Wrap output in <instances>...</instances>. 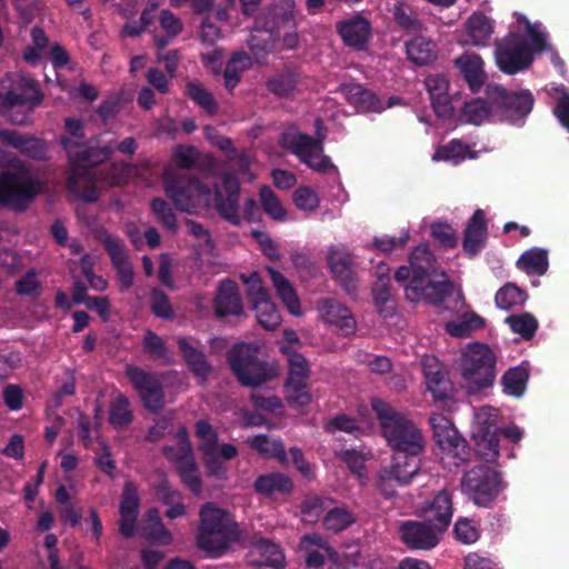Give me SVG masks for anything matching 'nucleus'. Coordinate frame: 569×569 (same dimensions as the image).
Returning a JSON list of instances; mask_svg holds the SVG:
<instances>
[{
	"instance_id": "c9c22d12",
	"label": "nucleus",
	"mask_w": 569,
	"mask_h": 569,
	"mask_svg": "<svg viewBox=\"0 0 569 569\" xmlns=\"http://www.w3.org/2000/svg\"><path fill=\"white\" fill-rule=\"evenodd\" d=\"M517 267L527 274L543 276L549 268L548 251L533 247L521 253Z\"/></svg>"
},
{
	"instance_id": "20e7f679",
	"label": "nucleus",
	"mask_w": 569,
	"mask_h": 569,
	"mask_svg": "<svg viewBox=\"0 0 569 569\" xmlns=\"http://www.w3.org/2000/svg\"><path fill=\"white\" fill-rule=\"evenodd\" d=\"M371 408L379 421L382 436L395 453L420 455L423 451L425 437L406 413L379 398L371 400Z\"/></svg>"
},
{
	"instance_id": "c85d7f7f",
	"label": "nucleus",
	"mask_w": 569,
	"mask_h": 569,
	"mask_svg": "<svg viewBox=\"0 0 569 569\" xmlns=\"http://www.w3.org/2000/svg\"><path fill=\"white\" fill-rule=\"evenodd\" d=\"M340 92L359 112H380L382 110L377 94L359 83L342 84Z\"/></svg>"
},
{
	"instance_id": "774afa93",
	"label": "nucleus",
	"mask_w": 569,
	"mask_h": 569,
	"mask_svg": "<svg viewBox=\"0 0 569 569\" xmlns=\"http://www.w3.org/2000/svg\"><path fill=\"white\" fill-rule=\"evenodd\" d=\"M432 238L447 249H453L458 244L456 230L447 222L435 221L430 227Z\"/></svg>"
},
{
	"instance_id": "4d7b16f0",
	"label": "nucleus",
	"mask_w": 569,
	"mask_h": 569,
	"mask_svg": "<svg viewBox=\"0 0 569 569\" xmlns=\"http://www.w3.org/2000/svg\"><path fill=\"white\" fill-rule=\"evenodd\" d=\"M492 111L491 102L481 98L465 102L462 108L466 121L472 124H481Z\"/></svg>"
},
{
	"instance_id": "2eb2a0df",
	"label": "nucleus",
	"mask_w": 569,
	"mask_h": 569,
	"mask_svg": "<svg viewBox=\"0 0 569 569\" xmlns=\"http://www.w3.org/2000/svg\"><path fill=\"white\" fill-rule=\"evenodd\" d=\"M99 239L116 271L119 290L121 292L128 291L133 286L134 271L124 244L117 236L107 231L102 232Z\"/></svg>"
},
{
	"instance_id": "13d9d810",
	"label": "nucleus",
	"mask_w": 569,
	"mask_h": 569,
	"mask_svg": "<svg viewBox=\"0 0 569 569\" xmlns=\"http://www.w3.org/2000/svg\"><path fill=\"white\" fill-rule=\"evenodd\" d=\"M143 350L154 360H161L166 365L171 362V353L164 340L151 330L144 333Z\"/></svg>"
},
{
	"instance_id": "2f4dec72",
	"label": "nucleus",
	"mask_w": 569,
	"mask_h": 569,
	"mask_svg": "<svg viewBox=\"0 0 569 569\" xmlns=\"http://www.w3.org/2000/svg\"><path fill=\"white\" fill-rule=\"evenodd\" d=\"M456 63L459 66L471 91L478 92L486 81L481 57L475 53L463 54L457 59Z\"/></svg>"
},
{
	"instance_id": "4be33fe9",
	"label": "nucleus",
	"mask_w": 569,
	"mask_h": 569,
	"mask_svg": "<svg viewBox=\"0 0 569 569\" xmlns=\"http://www.w3.org/2000/svg\"><path fill=\"white\" fill-rule=\"evenodd\" d=\"M487 240L488 226L485 212L481 209H477L468 220L467 227L463 231V252L469 258L476 257L486 247Z\"/></svg>"
},
{
	"instance_id": "3c124183",
	"label": "nucleus",
	"mask_w": 569,
	"mask_h": 569,
	"mask_svg": "<svg viewBox=\"0 0 569 569\" xmlns=\"http://www.w3.org/2000/svg\"><path fill=\"white\" fill-rule=\"evenodd\" d=\"M258 323L267 330H274L281 323V316L270 298L252 305Z\"/></svg>"
},
{
	"instance_id": "de8ad7c7",
	"label": "nucleus",
	"mask_w": 569,
	"mask_h": 569,
	"mask_svg": "<svg viewBox=\"0 0 569 569\" xmlns=\"http://www.w3.org/2000/svg\"><path fill=\"white\" fill-rule=\"evenodd\" d=\"M467 28L473 46H485L493 31L490 20L483 13H473L467 21Z\"/></svg>"
},
{
	"instance_id": "79ce46f5",
	"label": "nucleus",
	"mask_w": 569,
	"mask_h": 569,
	"mask_svg": "<svg viewBox=\"0 0 569 569\" xmlns=\"http://www.w3.org/2000/svg\"><path fill=\"white\" fill-rule=\"evenodd\" d=\"M497 410L490 407L481 408L475 416L472 425L473 439H483L486 437L498 435Z\"/></svg>"
},
{
	"instance_id": "cd10ccee",
	"label": "nucleus",
	"mask_w": 569,
	"mask_h": 569,
	"mask_svg": "<svg viewBox=\"0 0 569 569\" xmlns=\"http://www.w3.org/2000/svg\"><path fill=\"white\" fill-rule=\"evenodd\" d=\"M178 348L189 371L199 380L200 385L206 383L212 372V366L206 355L191 346L186 338L178 339Z\"/></svg>"
},
{
	"instance_id": "e433bc0d",
	"label": "nucleus",
	"mask_w": 569,
	"mask_h": 569,
	"mask_svg": "<svg viewBox=\"0 0 569 569\" xmlns=\"http://www.w3.org/2000/svg\"><path fill=\"white\" fill-rule=\"evenodd\" d=\"M109 423L117 430L128 428L133 421L131 403L127 396L118 393L110 402Z\"/></svg>"
},
{
	"instance_id": "49530a36",
	"label": "nucleus",
	"mask_w": 569,
	"mask_h": 569,
	"mask_svg": "<svg viewBox=\"0 0 569 569\" xmlns=\"http://www.w3.org/2000/svg\"><path fill=\"white\" fill-rule=\"evenodd\" d=\"M214 208L219 216L232 226H240L239 199L224 197L218 187L213 192Z\"/></svg>"
},
{
	"instance_id": "603ef678",
	"label": "nucleus",
	"mask_w": 569,
	"mask_h": 569,
	"mask_svg": "<svg viewBox=\"0 0 569 569\" xmlns=\"http://www.w3.org/2000/svg\"><path fill=\"white\" fill-rule=\"evenodd\" d=\"M375 306L380 315L383 317L392 316L395 307L389 305L391 302V286L390 279L380 277L378 282L372 288Z\"/></svg>"
},
{
	"instance_id": "72a5a7b5",
	"label": "nucleus",
	"mask_w": 569,
	"mask_h": 569,
	"mask_svg": "<svg viewBox=\"0 0 569 569\" xmlns=\"http://www.w3.org/2000/svg\"><path fill=\"white\" fill-rule=\"evenodd\" d=\"M408 59L417 66H427L437 59L436 43L418 36L406 42Z\"/></svg>"
},
{
	"instance_id": "6ab92c4d",
	"label": "nucleus",
	"mask_w": 569,
	"mask_h": 569,
	"mask_svg": "<svg viewBox=\"0 0 569 569\" xmlns=\"http://www.w3.org/2000/svg\"><path fill=\"white\" fill-rule=\"evenodd\" d=\"M261 29L267 32H278L281 28L296 29L295 0H272L263 17L258 19Z\"/></svg>"
},
{
	"instance_id": "c756f323",
	"label": "nucleus",
	"mask_w": 569,
	"mask_h": 569,
	"mask_svg": "<svg viewBox=\"0 0 569 569\" xmlns=\"http://www.w3.org/2000/svg\"><path fill=\"white\" fill-rule=\"evenodd\" d=\"M238 453L237 447L232 443H222L219 450L204 452L202 460L208 476L219 480H226L228 470L223 462L234 459Z\"/></svg>"
},
{
	"instance_id": "4c0bfd02",
	"label": "nucleus",
	"mask_w": 569,
	"mask_h": 569,
	"mask_svg": "<svg viewBox=\"0 0 569 569\" xmlns=\"http://www.w3.org/2000/svg\"><path fill=\"white\" fill-rule=\"evenodd\" d=\"M246 443L266 458H276L280 462L287 460V452L280 439L271 440L267 435H256L246 440Z\"/></svg>"
},
{
	"instance_id": "864d4df0",
	"label": "nucleus",
	"mask_w": 569,
	"mask_h": 569,
	"mask_svg": "<svg viewBox=\"0 0 569 569\" xmlns=\"http://www.w3.org/2000/svg\"><path fill=\"white\" fill-rule=\"evenodd\" d=\"M308 380H286V399L291 407L303 408L311 402Z\"/></svg>"
},
{
	"instance_id": "f704fd0d",
	"label": "nucleus",
	"mask_w": 569,
	"mask_h": 569,
	"mask_svg": "<svg viewBox=\"0 0 569 569\" xmlns=\"http://www.w3.org/2000/svg\"><path fill=\"white\" fill-rule=\"evenodd\" d=\"M477 152L470 150L469 146L465 144L459 139H452L446 144L439 146L433 156L435 161H446L455 166L461 163L466 159H476Z\"/></svg>"
},
{
	"instance_id": "052dcab7",
	"label": "nucleus",
	"mask_w": 569,
	"mask_h": 569,
	"mask_svg": "<svg viewBox=\"0 0 569 569\" xmlns=\"http://www.w3.org/2000/svg\"><path fill=\"white\" fill-rule=\"evenodd\" d=\"M194 433L200 440L198 450L201 452V455L204 452L219 450V435L207 420L201 419L196 421Z\"/></svg>"
},
{
	"instance_id": "473e14b6",
	"label": "nucleus",
	"mask_w": 569,
	"mask_h": 569,
	"mask_svg": "<svg viewBox=\"0 0 569 569\" xmlns=\"http://www.w3.org/2000/svg\"><path fill=\"white\" fill-rule=\"evenodd\" d=\"M419 455L395 453L392 463L388 467L396 477V482L400 487L408 486L419 473Z\"/></svg>"
},
{
	"instance_id": "e2e57ef3",
	"label": "nucleus",
	"mask_w": 569,
	"mask_h": 569,
	"mask_svg": "<svg viewBox=\"0 0 569 569\" xmlns=\"http://www.w3.org/2000/svg\"><path fill=\"white\" fill-rule=\"evenodd\" d=\"M328 500L318 495H307L300 506V512L307 522H317L326 510Z\"/></svg>"
},
{
	"instance_id": "aec40b11",
	"label": "nucleus",
	"mask_w": 569,
	"mask_h": 569,
	"mask_svg": "<svg viewBox=\"0 0 569 569\" xmlns=\"http://www.w3.org/2000/svg\"><path fill=\"white\" fill-rule=\"evenodd\" d=\"M452 516V495L446 489L438 491L422 508L423 520L431 523L441 533L449 528Z\"/></svg>"
},
{
	"instance_id": "f8f14e48",
	"label": "nucleus",
	"mask_w": 569,
	"mask_h": 569,
	"mask_svg": "<svg viewBox=\"0 0 569 569\" xmlns=\"http://www.w3.org/2000/svg\"><path fill=\"white\" fill-rule=\"evenodd\" d=\"M495 59L498 68L506 74H516L533 62L529 42L520 33H510L501 39L496 46Z\"/></svg>"
},
{
	"instance_id": "f3484780",
	"label": "nucleus",
	"mask_w": 569,
	"mask_h": 569,
	"mask_svg": "<svg viewBox=\"0 0 569 569\" xmlns=\"http://www.w3.org/2000/svg\"><path fill=\"white\" fill-rule=\"evenodd\" d=\"M317 309L322 319L338 329L345 337L353 336L357 330V321L351 310L332 298H323L317 302Z\"/></svg>"
},
{
	"instance_id": "a18cd8bd",
	"label": "nucleus",
	"mask_w": 569,
	"mask_h": 569,
	"mask_svg": "<svg viewBox=\"0 0 569 569\" xmlns=\"http://www.w3.org/2000/svg\"><path fill=\"white\" fill-rule=\"evenodd\" d=\"M392 17L397 26L407 33H419L422 30V23L418 19L417 12L401 1L395 3Z\"/></svg>"
},
{
	"instance_id": "5701e85b",
	"label": "nucleus",
	"mask_w": 569,
	"mask_h": 569,
	"mask_svg": "<svg viewBox=\"0 0 569 569\" xmlns=\"http://www.w3.org/2000/svg\"><path fill=\"white\" fill-rule=\"evenodd\" d=\"M213 310L218 318L239 317L243 313L239 288L233 280L224 279L220 282L213 299Z\"/></svg>"
},
{
	"instance_id": "c03bdc74",
	"label": "nucleus",
	"mask_w": 569,
	"mask_h": 569,
	"mask_svg": "<svg viewBox=\"0 0 569 569\" xmlns=\"http://www.w3.org/2000/svg\"><path fill=\"white\" fill-rule=\"evenodd\" d=\"M529 379V370L525 366L510 368L502 376V386L507 395L512 397H521L526 390Z\"/></svg>"
},
{
	"instance_id": "f03ea898",
	"label": "nucleus",
	"mask_w": 569,
	"mask_h": 569,
	"mask_svg": "<svg viewBox=\"0 0 569 569\" xmlns=\"http://www.w3.org/2000/svg\"><path fill=\"white\" fill-rule=\"evenodd\" d=\"M409 266H400L396 273L395 280L405 284L406 298L410 301L418 302L421 300L430 305L439 307L445 299L452 292V282L442 271L441 280H436L437 259L427 244L417 246L410 257Z\"/></svg>"
},
{
	"instance_id": "7c9ffc66",
	"label": "nucleus",
	"mask_w": 569,
	"mask_h": 569,
	"mask_svg": "<svg viewBox=\"0 0 569 569\" xmlns=\"http://www.w3.org/2000/svg\"><path fill=\"white\" fill-rule=\"evenodd\" d=\"M267 271L278 297L281 299L288 311L295 316L301 315L300 301L290 281L280 271L272 267H267Z\"/></svg>"
},
{
	"instance_id": "ea45409f",
	"label": "nucleus",
	"mask_w": 569,
	"mask_h": 569,
	"mask_svg": "<svg viewBox=\"0 0 569 569\" xmlns=\"http://www.w3.org/2000/svg\"><path fill=\"white\" fill-rule=\"evenodd\" d=\"M184 94L209 116L218 113L219 108L213 94L201 82L188 81Z\"/></svg>"
},
{
	"instance_id": "6e6d98bb",
	"label": "nucleus",
	"mask_w": 569,
	"mask_h": 569,
	"mask_svg": "<svg viewBox=\"0 0 569 569\" xmlns=\"http://www.w3.org/2000/svg\"><path fill=\"white\" fill-rule=\"evenodd\" d=\"M506 321L510 326V329L520 335L525 340L533 338L539 327L538 320L529 312L511 315L507 317Z\"/></svg>"
},
{
	"instance_id": "69168bd1",
	"label": "nucleus",
	"mask_w": 569,
	"mask_h": 569,
	"mask_svg": "<svg viewBox=\"0 0 569 569\" xmlns=\"http://www.w3.org/2000/svg\"><path fill=\"white\" fill-rule=\"evenodd\" d=\"M163 457L174 466L176 470L180 466L194 460V452L192 446H169L166 445L161 449Z\"/></svg>"
},
{
	"instance_id": "39448f33",
	"label": "nucleus",
	"mask_w": 569,
	"mask_h": 569,
	"mask_svg": "<svg viewBox=\"0 0 569 569\" xmlns=\"http://www.w3.org/2000/svg\"><path fill=\"white\" fill-rule=\"evenodd\" d=\"M42 100L43 93L31 78L7 76L0 80V116L13 124H27Z\"/></svg>"
},
{
	"instance_id": "7ed1b4c3",
	"label": "nucleus",
	"mask_w": 569,
	"mask_h": 569,
	"mask_svg": "<svg viewBox=\"0 0 569 569\" xmlns=\"http://www.w3.org/2000/svg\"><path fill=\"white\" fill-rule=\"evenodd\" d=\"M241 538V530L232 513L212 502L201 506L196 545L211 558H220Z\"/></svg>"
},
{
	"instance_id": "a19ab883",
	"label": "nucleus",
	"mask_w": 569,
	"mask_h": 569,
	"mask_svg": "<svg viewBox=\"0 0 569 569\" xmlns=\"http://www.w3.org/2000/svg\"><path fill=\"white\" fill-rule=\"evenodd\" d=\"M256 551L261 557V565L274 569H283L286 566V558L281 548L267 538H258L253 542Z\"/></svg>"
},
{
	"instance_id": "ddd939ff",
	"label": "nucleus",
	"mask_w": 569,
	"mask_h": 569,
	"mask_svg": "<svg viewBox=\"0 0 569 569\" xmlns=\"http://www.w3.org/2000/svg\"><path fill=\"white\" fill-rule=\"evenodd\" d=\"M429 423L433 431V438L437 445L443 450L451 453L461 462L470 459L471 450L451 421L441 413H432L429 417Z\"/></svg>"
},
{
	"instance_id": "423d86ee",
	"label": "nucleus",
	"mask_w": 569,
	"mask_h": 569,
	"mask_svg": "<svg viewBox=\"0 0 569 569\" xmlns=\"http://www.w3.org/2000/svg\"><path fill=\"white\" fill-rule=\"evenodd\" d=\"M260 353V347L252 342H237L227 351L226 361L241 386L254 389L278 377V367Z\"/></svg>"
},
{
	"instance_id": "0e129e2a",
	"label": "nucleus",
	"mask_w": 569,
	"mask_h": 569,
	"mask_svg": "<svg viewBox=\"0 0 569 569\" xmlns=\"http://www.w3.org/2000/svg\"><path fill=\"white\" fill-rule=\"evenodd\" d=\"M177 472L180 477L181 482L196 496L202 492L203 483L202 479L199 475V467L196 462L190 461L184 466H180L177 469Z\"/></svg>"
},
{
	"instance_id": "9b49d317",
	"label": "nucleus",
	"mask_w": 569,
	"mask_h": 569,
	"mask_svg": "<svg viewBox=\"0 0 569 569\" xmlns=\"http://www.w3.org/2000/svg\"><path fill=\"white\" fill-rule=\"evenodd\" d=\"M43 183L28 178L21 181L17 172L2 171L0 173V206L16 211H24L33 198L42 191Z\"/></svg>"
},
{
	"instance_id": "4468645a",
	"label": "nucleus",
	"mask_w": 569,
	"mask_h": 569,
	"mask_svg": "<svg viewBox=\"0 0 569 569\" xmlns=\"http://www.w3.org/2000/svg\"><path fill=\"white\" fill-rule=\"evenodd\" d=\"M126 373L139 393L144 408L153 413L161 411L164 405L161 382L139 367L128 366Z\"/></svg>"
},
{
	"instance_id": "338daca9",
	"label": "nucleus",
	"mask_w": 569,
	"mask_h": 569,
	"mask_svg": "<svg viewBox=\"0 0 569 569\" xmlns=\"http://www.w3.org/2000/svg\"><path fill=\"white\" fill-rule=\"evenodd\" d=\"M326 430L331 433H335L337 431L347 432L356 438L360 437L363 433V430L359 426L358 420L343 413L337 415L332 419H330L326 426Z\"/></svg>"
},
{
	"instance_id": "412c9836",
	"label": "nucleus",
	"mask_w": 569,
	"mask_h": 569,
	"mask_svg": "<svg viewBox=\"0 0 569 569\" xmlns=\"http://www.w3.org/2000/svg\"><path fill=\"white\" fill-rule=\"evenodd\" d=\"M315 127L316 138H312L306 133H297L293 136L283 137L287 148L290 149V151L297 156L301 162H305L317 151L323 152L326 134L322 132L325 127L321 118L316 119Z\"/></svg>"
},
{
	"instance_id": "8fccbe9b",
	"label": "nucleus",
	"mask_w": 569,
	"mask_h": 569,
	"mask_svg": "<svg viewBox=\"0 0 569 569\" xmlns=\"http://www.w3.org/2000/svg\"><path fill=\"white\" fill-rule=\"evenodd\" d=\"M356 522L355 515L345 507H335L327 511L322 518L326 530L333 533L341 532Z\"/></svg>"
},
{
	"instance_id": "bb28decb",
	"label": "nucleus",
	"mask_w": 569,
	"mask_h": 569,
	"mask_svg": "<svg viewBox=\"0 0 569 569\" xmlns=\"http://www.w3.org/2000/svg\"><path fill=\"white\" fill-rule=\"evenodd\" d=\"M337 30L347 46L362 49L369 40L371 26L366 18L356 14L349 20L338 23Z\"/></svg>"
},
{
	"instance_id": "6e6552de",
	"label": "nucleus",
	"mask_w": 569,
	"mask_h": 569,
	"mask_svg": "<svg viewBox=\"0 0 569 569\" xmlns=\"http://www.w3.org/2000/svg\"><path fill=\"white\" fill-rule=\"evenodd\" d=\"M460 373L465 386L472 391L490 387L496 378V357L489 346L469 343L461 355Z\"/></svg>"
},
{
	"instance_id": "0eeeda50",
	"label": "nucleus",
	"mask_w": 569,
	"mask_h": 569,
	"mask_svg": "<svg viewBox=\"0 0 569 569\" xmlns=\"http://www.w3.org/2000/svg\"><path fill=\"white\" fill-rule=\"evenodd\" d=\"M461 492L476 506L489 508L506 489L502 473L488 465H477L467 470L460 480Z\"/></svg>"
},
{
	"instance_id": "9d476101",
	"label": "nucleus",
	"mask_w": 569,
	"mask_h": 569,
	"mask_svg": "<svg viewBox=\"0 0 569 569\" xmlns=\"http://www.w3.org/2000/svg\"><path fill=\"white\" fill-rule=\"evenodd\" d=\"M163 188L174 207L182 212H191L196 204H208L211 200V189L193 177L166 174Z\"/></svg>"
},
{
	"instance_id": "37998d69",
	"label": "nucleus",
	"mask_w": 569,
	"mask_h": 569,
	"mask_svg": "<svg viewBox=\"0 0 569 569\" xmlns=\"http://www.w3.org/2000/svg\"><path fill=\"white\" fill-rule=\"evenodd\" d=\"M280 351L287 357L289 371L286 380H308L310 366L306 357L293 346H281Z\"/></svg>"
},
{
	"instance_id": "1a4fd4ad",
	"label": "nucleus",
	"mask_w": 569,
	"mask_h": 569,
	"mask_svg": "<svg viewBox=\"0 0 569 569\" xmlns=\"http://www.w3.org/2000/svg\"><path fill=\"white\" fill-rule=\"evenodd\" d=\"M486 96L491 102L493 112L502 121L516 124L522 122L532 111L535 98L530 90L508 91L500 84L489 83Z\"/></svg>"
},
{
	"instance_id": "b1692460",
	"label": "nucleus",
	"mask_w": 569,
	"mask_h": 569,
	"mask_svg": "<svg viewBox=\"0 0 569 569\" xmlns=\"http://www.w3.org/2000/svg\"><path fill=\"white\" fill-rule=\"evenodd\" d=\"M352 263V257L347 250L340 248L330 249L328 264L336 280L348 293L356 292L358 288Z\"/></svg>"
},
{
	"instance_id": "bf43d9fd",
	"label": "nucleus",
	"mask_w": 569,
	"mask_h": 569,
	"mask_svg": "<svg viewBox=\"0 0 569 569\" xmlns=\"http://www.w3.org/2000/svg\"><path fill=\"white\" fill-rule=\"evenodd\" d=\"M259 198L263 211L269 217L277 221L284 220L287 212L270 186L263 184L260 187Z\"/></svg>"
},
{
	"instance_id": "393cba45",
	"label": "nucleus",
	"mask_w": 569,
	"mask_h": 569,
	"mask_svg": "<svg viewBox=\"0 0 569 569\" xmlns=\"http://www.w3.org/2000/svg\"><path fill=\"white\" fill-rule=\"evenodd\" d=\"M293 487L292 479L280 471L259 475L252 485L254 492L270 499L290 496Z\"/></svg>"
},
{
	"instance_id": "58836bf2",
	"label": "nucleus",
	"mask_w": 569,
	"mask_h": 569,
	"mask_svg": "<svg viewBox=\"0 0 569 569\" xmlns=\"http://www.w3.org/2000/svg\"><path fill=\"white\" fill-rule=\"evenodd\" d=\"M298 81L299 74L296 71L284 69L271 76L267 80L266 87L273 96L278 98H288L295 92Z\"/></svg>"
},
{
	"instance_id": "a211bd4d",
	"label": "nucleus",
	"mask_w": 569,
	"mask_h": 569,
	"mask_svg": "<svg viewBox=\"0 0 569 569\" xmlns=\"http://www.w3.org/2000/svg\"><path fill=\"white\" fill-rule=\"evenodd\" d=\"M140 511V497L136 483L128 480L123 485L119 503V532L131 538L136 535L137 520Z\"/></svg>"
},
{
	"instance_id": "a878e982",
	"label": "nucleus",
	"mask_w": 569,
	"mask_h": 569,
	"mask_svg": "<svg viewBox=\"0 0 569 569\" xmlns=\"http://www.w3.org/2000/svg\"><path fill=\"white\" fill-rule=\"evenodd\" d=\"M0 141L32 159L42 160L47 156L46 143L27 133H20L16 130H0Z\"/></svg>"
},
{
	"instance_id": "680f3d73",
	"label": "nucleus",
	"mask_w": 569,
	"mask_h": 569,
	"mask_svg": "<svg viewBox=\"0 0 569 569\" xmlns=\"http://www.w3.org/2000/svg\"><path fill=\"white\" fill-rule=\"evenodd\" d=\"M150 210L163 228L172 233L177 232V216L172 207L162 198H153L150 201Z\"/></svg>"
},
{
	"instance_id": "5fc2aeb1",
	"label": "nucleus",
	"mask_w": 569,
	"mask_h": 569,
	"mask_svg": "<svg viewBox=\"0 0 569 569\" xmlns=\"http://www.w3.org/2000/svg\"><path fill=\"white\" fill-rule=\"evenodd\" d=\"M527 298L525 290L513 283H507L497 291L495 302L498 308L509 310L515 306H521Z\"/></svg>"
},
{
	"instance_id": "f257e3e1",
	"label": "nucleus",
	"mask_w": 569,
	"mask_h": 569,
	"mask_svg": "<svg viewBox=\"0 0 569 569\" xmlns=\"http://www.w3.org/2000/svg\"><path fill=\"white\" fill-rule=\"evenodd\" d=\"M61 143L70 162L67 189L86 203H94L101 197V188L122 186L127 182L129 167L123 162H108L114 147L101 144L97 138L80 143L62 138Z\"/></svg>"
},
{
	"instance_id": "dca6fc26",
	"label": "nucleus",
	"mask_w": 569,
	"mask_h": 569,
	"mask_svg": "<svg viewBox=\"0 0 569 569\" xmlns=\"http://www.w3.org/2000/svg\"><path fill=\"white\" fill-rule=\"evenodd\" d=\"M401 541L412 550H431L436 548L442 533L426 520H407L399 527Z\"/></svg>"
},
{
	"instance_id": "09e8293b",
	"label": "nucleus",
	"mask_w": 569,
	"mask_h": 569,
	"mask_svg": "<svg viewBox=\"0 0 569 569\" xmlns=\"http://www.w3.org/2000/svg\"><path fill=\"white\" fill-rule=\"evenodd\" d=\"M485 320L476 312H466L460 321H449L446 323V331L457 338L469 337L473 330L481 329Z\"/></svg>"
}]
</instances>
